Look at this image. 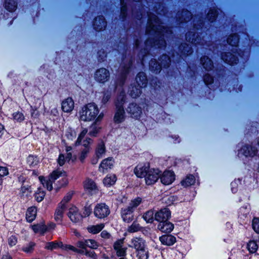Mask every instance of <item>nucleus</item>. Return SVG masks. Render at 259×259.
<instances>
[{"instance_id":"f257e3e1","label":"nucleus","mask_w":259,"mask_h":259,"mask_svg":"<svg viewBox=\"0 0 259 259\" xmlns=\"http://www.w3.org/2000/svg\"><path fill=\"white\" fill-rule=\"evenodd\" d=\"M146 33L150 36L145 42L147 48H162L165 47V38L170 37L172 31L162 25L157 16L152 15L149 16Z\"/></svg>"},{"instance_id":"f03ea898","label":"nucleus","mask_w":259,"mask_h":259,"mask_svg":"<svg viewBox=\"0 0 259 259\" xmlns=\"http://www.w3.org/2000/svg\"><path fill=\"white\" fill-rule=\"evenodd\" d=\"M239 42V37L237 34L231 35L227 39V43L232 47L231 50L232 53L228 52L223 54L222 55V59L225 62L233 65L237 64L238 62V57L236 56L237 51H238V44ZM247 54L246 56L248 57L249 55L248 52L238 53L237 54L240 57L243 58L245 55L244 54Z\"/></svg>"},{"instance_id":"7ed1b4c3","label":"nucleus","mask_w":259,"mask_h":259,"mask_svg":"<svg viewBox=\"0 0 259 259\" xmlns=\"http://www.w3.org/2000/svg\"><path fill=\"white\" fill-rule=\"evenodd\" d=\"M100 109L95 103H90L84 105L79 112V119L83 121L96 120L100 114Z\"/></svg>"},{"instance_id":"20e7f679","label":"nucleus","mask_w":259,"mask_h":259,"mask_svg":"<svg viewBox=\"0 0 259 259\" xmlns=\"http://www.w3.org/2000/svg\"><path fill=\"white\" fill-rule=\"evenodd\" d=\"M59 178H62L61 182L59 181L60 186H66L68 183V180L66 178V174L64 171L54 170L48 179L39 177V180L44 187L49 191H51L53 189V183Z\"/></svg>"},{"instance_id":"39448f33","label":"nucleus","mask_w":259,"mask_h":259,"mask_svg":"<svg viewBox=\"0 0 259 259\" xmlns=\"http://www.w3.org/2000/svg\"><path fill=\"white\" fill-rule=\"evenodd\" d=\"M141 202L142 199L138 197L132 200L127 206L121 208L120 214L123 222L129 223L134 220V212Z\"/></svg>"},{"instance_id":"423d86ee","label":"nucleus","mask_w":259,"mask_h":259,"mask_svg":"<svg viewBox=\"0 0 259 259\" xmlns=\"http://www.w3.org/2000/svg\"><path fill=\"white\" fill-rule=\"evenodd\" d=\"M125 102V94L123 91H121L117 96L115 104L116 111L114 117V122L119 123L122 122L125 118V112L123 104Z\"/></svg>"},{"instance_id":"0eeeda50","label":"nucleus","mask_w":259,"mask_h":259,"mask_svg":"<svg viewBox=\"0 0 259 259\" xmlns=\"http://www.w3.org/2000/svg\"><path fill=\"white\" fill-rule=\"evenodd\" d=\"M77 246L80 249H76V251L81 254H85L87 256L94 258L95 253L93 251H89L86 248L89 247L92 249H97L99 246V244L97 241L93 239H87L78 241Z\"/></svg>"},{"instance_id":"6e6552de","label":"nucleus","mask_w":259,"mask_h":259,"mask_svg":"<svg viewBox=\"0 0 259 259\" xmlns=\"http://www.w3.org/2000/svg\"><path fill=\"white\" fill-rule=\"evenodd\" d=\"M159 61L158 63L155 59L151 60L149 65L151 71L155 73L160 72L162 67L166 68L169 66L171 60L168 56L163 55L159 59Z\"/></svg>"},{"instance_id":"1a4fd4ad","label":"nucleus","mask_w":259,"mask_h":259,"mask_svg":"<svg viewBox=\"0 0 259 259\" xmlns=\"http://www.w3.org/2000/svg\"><path fill=\"white\" fill-rule=\"evenodd\" d=\"M94 213L95 215L99 219H103L107 217L110 213L109 207L104 203L97 204L94 208Z\"/></svg>"},{"instance_id":"9d476101","label":"nucleus","mask_w":259,"mask_h":259,"mask_svg":"<svg viewBox=\"0 0 259 259\" xmlns=\"http://www.w3.org/2000/svg\"><path fill=\"white\" fill-rule=\"evenodd\" d=\"M195 25L196 24H195V26L194 27L192 31H190L186 33V39L188 41L191 42L192 44L196 45L197 44H201L202 45H204V39H201L200 35H198V33L196 36V30H198L199 28L195 26Z\"/></svg>"},{"instance_id":"9b49d317","label":"nucleus","mask_w":259,"mask_h":259,"mask_svg":"<svg viewBox=\"0 0 259 259\" xmlns=\"http://www.w3.org/2000/svg\"><path fill=\"white\" fill-rule=\"evenodd\" d=\"M160 172L158 169H150L145 178L146 184L148 185L154 184L160 178Z\"/></svg>"},{"instance_id":"f8f14e48","label":"nucleus","mask_w":259,"mask_h":259,"mask_svg":"<svg viewBox=\"0 0 259 259\" xmlns=\"http://www.w3.org/2000/svg\"><path fill=\"white\" fill-rule=\"evenodd\" d=\"M88 132V130L87 128H83L80 133L79 134L77 140L75 143V146L79 145L82 143V145L84 147V148H90V145L92 143V140L90 138H87L85 140H83L84 136L86 135Z\"/></svg>"},{"instance_id":"ddd939ff","label":"nucleus","mask_w":259,"mask_h":259,"mask_svg":"<svg viewBox=\"0 0 259 259\" xmlns=\"http://www.w3.org/2000/svg\"><path fill=\"white\" fill-rule=\"evenodd\" d=\"M110 76L109 71L104 68L97 70L95 73V79L98 82L104 83L107 81Z\"/></svg>"},{"instance_id":"4468645a","label":"nucleus","mask_w":259,"mask_h":259,"mask_svg":"<svg viewBox=\"0 0 259 259\" xmlns=\"http://www.w3.org/2000/svg\"><path fill=\"white\" fill-rule=\"evenodd\" d=\"M150 169L149 163H140L135 168L134 173L139 178H145Z\"/></svg>"},{"instance_id":"2eb2a0df","label":"nucleus","mask_w":259,"mask_h":259,"mask_svg":"<svg viewBox=\"0 0 259 259\" xmlns=\"http://www.w3.org/2000/svg\"><path fill=\"white\" fill-rule=\"evenodd\" d=\"M170 216V210L166 208L160 209L154 215V219L159 223L165 222L168 220Z\"/></svg>"},{"instance_id":"dca6fc26","label":"nucleus","mask_w":259,"mask_h":259,"mask_svg":"<svg viewBox=\"0 0 259 259\" xmlns=\"http://www.w3.org/2000/svg\"><path fill=\"white\" fill-rule=\"evenodd\" d=\"M114 160L112 157H108L102 161L99 170L102 173L107 172L109 169H111L113 167Z\"/></svg>"},{"instance_id":"f3484780","label":"nucleus","mask_w":259,"mask_h":259,"mask_svg":"<svg viewBox=\"0 0 259 259\" xmlns=\"http://www.w3.org/2000/svg\"><path fill=\"white\" fill-rule=\"evenodd\" d=\"M126 111L133 117L136 118L139 117L142 114L141 108L134 103L130 104Z\"/></svg>"},{"instance_id":"a211bd4d","label":"nucleus","mask_w":259,"mask_h":259,"mask_svg":"<svg viewBox=\"0 0 259 259\" xmlns=\"http://www.w3.org/2000/svg\"><path fill=\"white\" fill-rule=\"evenodd\" d=\"M161 183L165 185H168L172 183L175 180V175L172 171L166 170L163 172L162 176L160 177Z\"/></svg>"},{"instance_id":"6ab92c4d","label":"nucleus","mask_w":259,"mask_h":259,"mask_svg":"<svg viewBox=\"0 0 259 259\" xmlns=\"http://www.w3.org/2000/svg\"><path fill=\"white\" fill-rule=\"evenodd\" d=\"M130 247L134 248L136 251L141 249L146 246L145 241L141 238L135 237L132 239L128 244Z\"/></svg>"},{"instance_id":"aec40b11","label":"nucleus","mask_w":259,"mask_h":259,"mask_svg":"<svg viewBox=\"0 0 259 259\" xmlns=\"http://www.w3.org/2000/svg\"><path fill=\"white\" fill-rule=\"evenodd\" d=\"M68 216L71 221L74 223L79 222L82 219V215L78 212L77 207L73 206L69 208Z\"/></svg>"},{"instance_id":"412c9836","label":"nucleus","mask_w":259,"mask_h":259,"mask_svg":"<svg viewBox=\"0 0 259 259\" xmlns=\"http://www.w3.org/2000/svg\"><path fill=\"white\" fill-rule=\"evenodd\" d=\"M104 117V114L101 112L98 117L96 118L95 122L92 124L90 127L89 135L92 137H95L99 132L100 127L97 126V124L98 122L101 121Z\"/></svg>"},{"instance_id":"4be33fe9","label":"nucleus","mask_w":259,"mask_h":259,"mask_svg":"<svg viewBox=\"0 0 259 259\" xmlns=\"http://www.w3.org/2000/svg\"><path fill=\"white\" fill-rule=\"evenodd\" d=\"M74 107V103L71 98H68L62 102V109L64 112H71Z\"/></svg>"},{"instance_id":"5701e85b","label":"nucleus","mask_w":259,"mask_h":259,"mask_svg":"<svg viewBox=\"0 0 259 259\" xmlns=\"http://www.w3.org/2000/svg\"><path fill=\"white\" fill-rule=\"evenodd\" d=\"M94 29L97 31H101L104 29L106 26V22L102 16L96 17L93 24Z\"/></svg>"},{"instance_id":"b1692460","label":"nucleus","mask_w":259,"mask_h":259,"mask_svg":"<svg viewBox=\"0 0 259 259\" xmlns=\"http://www.w3.org/2000/svg\"><path fill=\"white\" fill-rule=\"evenodd\" d=\"M132 66V62L129 61L128 64H123L121 66L120 71H121V76H120V80L119 82V85L122 86L124 83L125 76L127 73H128L130 69Z\"/></svg>"},{"instance_id":"393cba45","label":"nucleus","mask_w":259,"mask_h":259,"mask_svg":"<svg viewBox=\"0 0 259 259\" xmlns=\"http://www.w3.org/2000/svg\"><path fill=\"white\" fill-rule=\"evenodd\" d=\"M158 229L163 233H170L174 229V224L167 221L159 223L157 226Z\"/></svg>"},{"instance_id":"a878e982","label":"nucleus","mask_w":259,"mask_h":259,"mask_svg":"<svg viewBox=\"0 0 259 259\" xmlns=\"http://www.w3.org/2000/svg\"><path fill=\"white\" fill-rule=\"evenodd\" d=\"M241 151L246 157H253L257 154L258 150L253 146H245L242 148Z\"/></svg>"},{"instance_id":"bb28decb","label":"nucleus","mask_w":259,"mask_h":259,"mask_svg":"<svg viewBox=\"0 0 259 259\" xmlns=\"http://www.w3.org/2000/svg\"><path fill=\"white\" fill-rule=\"evenodd\" d=\"M159 240L163 245L171 246L176 242V238L171 235H164L159 237Z\"/></svg>"},{"instance_id":"cd10ccee","label":"nucleus","mask_w":259,"mask_h":259,"mask_svg":"<svg viewBox=\"0 0 259 259\" xmlns=\"http://www.w3.org/2000/svg\"><path fill=\"white\" fill-rule=\"evenodd\" d=\"M177 15L179 18L178 21L180 23L188 22L192 19L191 12L187 10H184L181 13L178 14Z\"/></svg>"},{"instance_id":"c85d7f7f","label":"nucleus","mask_w":259,"mask_h":259,"mask_svg":"<svg viewBox=\"0 0 259 259\" xmlns=\"http://www.w3.org/2000/svg\"><path fill=\"white\" fill-rule=\"evenodd\" d=\"M138 85L140 88L145 87L147 83V79L145 73L139 72L136 78Z\"/></svg>"},{"instance_id":"c756f323","label":"nucleus","mask_w":259,"mask_h":259,"mask_svg":"<svg viewBox=\"0 0 259 259\" xmlns=\"http://www.w3.org/2000/svg\"><path fill=\"white\" fill-rule=\"evenodd\" d=\"M31 228L35 233H39L41 235H44L46 232H47V226L44 223H40L32 225Z\"/></svg>"},{"instance_id":"7c9ffc66","label":"nucleus","mask_w":259,"mask_h":259,"mask_svg":"<svg viewBox=\"0 0 259 259\" xmlns=\"http://www.w3.org/2000/svg\"><path fill=\"white\" fill-rule=\"evenodd\" d=\"M106 152L105 144L103 141L100 142L96 148L95 154L98 158H101Z\"/></svg>"},{"instance_id":"2f4dec72","label":"nucleus","mask_w":259,"mask_h":259,"mask_svg":"<svg viewBox=\"0 0 259 259\" xmlns=\"http://www.w3.org/2000/svg\"><path fill=\"white\" fill-rule=\"evenodd\" d=\"M36 211V208L35 207H30L28 208L26 213V219L28 222H31L35 219Z\"/></svg>"},{"instance_id":"473e14b6","label":"nucleus","mask_w":259,"mask_h":259,"mask_svg":"<svg viewBox=\"0 0 259 259\" xmlns=\"http://www.w3.org/2000/svg\"><path fill=\"white\" fill-rule=\"evenodd\" d=\"M66 207L61 206L60 204L56 209L55 213V219L56 222L60 223L61 222L63 216L64 212Z\"/></svg>"},{"instance_id":"72a5a7b5","label":"nucleus","mask_w":259,"mask_h":259,"mask_svg":"<svg viewBox=\"0 0 259 259\" xmlns=\"http://www.w3.org/2000/svg\"><path fill=\"white\" fill-rule=\"evenodd\" d=\"M117 180L116 177L115 175H108L103 180V183L107 187H110L114 185Z\"/></svg>"},{"instance_id":"f704fd0d","label":"nucleus","mask_w":259,"mask_h":259,"mask_svg":"<svg viewBox=\"0 0 259 259\" xmlns=\"http://www.w3.org/2000/svg\"><path fill=\"white\" fill-rule=\"evenodd\" d=\"M201 63L203 68L206 70H210L213 68L212 62L211 60L206 57H204L200 59Z\"/></svg>"},{"instance_id":"c9c22d12","label":"nucleus","mask_w":259,"mask_h":259,"mask_svg":"<svg viewBox=\"0 0 259 259\" xmlns=\"http://www.w3.org/2000/svg\"><path fill=\"white\" fill-rule=\"evenodd\" d=\"M84 188L89 192H95L97 190V186L95 183L91 179H87L84 184Z\"/></svg>"},{"instance_id":"e433bc0d","label":"nucleus","mask_w":259,"mask_h":259,"mask_svg":"<svg viewBox=\"0 0 259 259\" xmlns=\"http://www.w3.org/2000/svg\"><path fill=\"white\" fill-rule=\"evenodd\" d=\"M104 227V224L103 223L96 225H93L88 227V231L92 234H95L100 232Z\"/></svg>"},{"instance_id":"4c0bfd02","label":"nucleus","mask_w":259,"mask_h":259,"mask_svg":"<svg viewBox=\"0 0 259 259\" xmlns=\"http://www.w3.org/2000/svg\"><path fill=\"white\" fill-rule=\"evenodd\" d=\"M137 257L138 259H148L149 252L148 249L145 247L136 251Z\"/></svg>"},{"instance_id":"58836bf2","label":"nucleus","mask_w":259,"mask_h":259,"mask_svg":"<svg viewBox=\"0 0 259 259\" xmlns=\"http://www.w3.org/2000/svg\"><path fill=\"white\" fill-rule=\"evenodd\" d=\"M5 7L9 12H13L17 8V4L14 0H6Z\"/></svg>"},{"instance_id":"ea45409f","label":"nucleus","mask_w":259,"mask_h":259,"mask_svg":"<svg viewBox=\"0 0 259 259\" xmlns=\"http://www.w3.org/2000/svg\"><path fill=\"white\" fill-rule=\"evenodd\" d=\"M141 88L138 85L137 87H132L129 91L130 95L133 98L139 97L141 94Z\"/></svg>"},{"instance_id":"a19ab883","label":"nucleus","mask_w":259,"mask_h":259,"mask_svg":"<svg viewBox=\"0 0 259 259\" xmlns=\"http://www.w3.org/2000/svg\"><path fill=\"white\" fill-rule=\"evenodd\" d=\"M180 50L182 51V53L184 55H189L193 52L191 46H189L186 44H184L180 47Z\"/></svg>"},{"instance_id":"79ce46f5","label":"nucleus","mask_w":259,"mask_h":259,"mask_svg":"<svg viewBox=\"0 0 259 259\" xmlns=\"http://www.w3.org/2000/svg\"><path fill=\"white\" fill-rule=\"evenodd\" d=\"M195 182V177L191 175L188 176L186 179L182 181V185L185 187L193 185Z\"/></svg>"},{"instance_id":"37998d69","label":"nucleus","mask_w":259,"mask_h":259,"mask_svg":"<svg viewBox=\"0 0 259 259\" xmlns=\"http://www.w3.org/2000/svg\"><path fill=\"white\" fill-rule=\"evenodd\" d=\"M39 160L37 156L29 155L27 159V162L30 167H34L38 164Z\"/></svg>"},{"instance_id":"c03bdc74","label":"nucleus","mask_w":259,"mask_h":259,"mask_svg":"<svg viewBox=\"0 0 259 259\" xmlns=\"http://www.w3.org/2000/svg\"><path fill=\"white\" fill-rule=\"evenodd\" d=\"M143 218L147 223H151L154 220V212L153 210H149L146 212L143 215Z\"/></svg>"},{"instance_id":"a18cd8bd","label":"nucleus","mask_w":259,"mask_h":259,"mask_svg":"<svg viewBox=\"0 0 259 259\" xmlns=\"http://www.w3.org/2000/svg\"><path fill=\"white\" fill-rule=\"evenodd\" d=\"M141 229L140 225L137 221H134L128 228L127 231L131 233H134L140 231Z\"/></svg>"},{"instance_id":"49530a36","label":"nucleus","mask_w":259,"mask_h":259,"mask_svg":"<svg viewBox=\"0 0 259 259\" xmlns=\"http://www.w3.org/2000/svg\"><path fill=\"white\" fill-rule=\"evenodd\" d=\"M258 246L256 243V242L254 241H250L247 244V248L249 252L251 253H255L257 249Z\"/></svg>"},{"instance_id":"de8ad7c7","label":"nucleus","mask_w":259,"mask_h":259,"mask_svg":"<svg viewBox=\"0 0 259 259\" xmlns=\"http://www.w3.org/2000/svg\"><path fill=\"white\" fill-rule=\"evenodd\" d=\"M62 245V243L57 242H50L46 243L45 247V249L48 250H53L56 249Z\"/></svg>"},{"instance_id":"09e8293b","label":"nucleus","mask_w":259,"mask_h":259,"mask_svg":"<svg viewBox=\"0 0 259 259\" xmlns=\"http://www.w3.org/2000/svg\"><path fill=\"white\" fill-rule=\"evenodd\" d=\"M73 195V192L72 191L68 192L59 204L61 205V206L66 207V203L71 199Z\"/></svg>"},{"instance_id":"8fccbe9b","label":"nucleus","mask_w":259,"mask_h":259,"mask_svg":"<svg viewBox=\"0 0 259 259\" xmlns=\"http://www.w3.org/2000/svg\"><path fill=\"white\" fill-rule=\"evenodd\" d=\"M76 132L74 130L71 128L67 129L66 131L65 136L66 138L72 141L76 137Z\"/></svg>"},{"instance_id":"3c124183","label":"nucleus","mask_w":259,"mask_h":259,"mask_svg":"<svg viewBox=\"0 0 259 259\" xmlns=\"http://www.w3.org/2000/svg\"><path fill=\"white\" fill-rule=\"evenodd\" d=\"M218 12L215 9H210L207 14V19L210 22L214 21L217 17Z\"/></svg>"},{"instance_id":"603ef678","label":"nucleus","mask_w":259,"mask_h":259,"mask_svg":"<svg viewBox=\"0 0 259 259\" xmlns=\"http://www.w3.org/2000/svg\"><path fill=\"white\" fill-rule=\"evenodd\" d=\"M18 242V237L17 236L12 235L8 238V243L10 247L16 245Z\"/></svg>"},{"instance_id":"864d4df0","label":"nucleus","mask_w":259,"mask_h":259,"mask_svg":"<svg viewBox=\"0 0 259 259\" xmlns=\"http://www.w3.org/2000/svg\"><path fill=\"white\" fill-rule=\"evenodd\" d=\"M35 245V243L32 242L29 243L26 246H24L22 248V250L25 252L29 253L33 251L34 247Z\"/></svg>"},{"instance_id":"5fc2aeb1","label":"nucleus","mask_w":259,"mask_h":259,"mask_svg":"<svg viewBox=\"0 0 259 259\" xmlns=\"http://www.w3.org/2000/svg\"><path fill=\"white\" fill-rule=\"evenodd\" d=\"M13 117L14 120L18 122H21L24 119V116L23 113L20 112H16L13 113Z\"/></svg>"},{"instance_id":"6e6d98bb","label":"nucleus","mask_w":259,"mask_h":259,"mask_svg":"<svg viewBox=\"0 0 259 259\" xmlns=\"http://www.w3.org/2000/svg\"><path fill=\"white\" fill-rule=\"evenodd\" d=\"M252 226L253 230L257 233H259V218H254L252 222Z\"/></svg>"},{"instance_id":"4d7b16f0","label":"nucleus","mask_w":259,"mask_h":259,"mask_svg":"<svg viewBox=\"0 0 259 259\" xmlns=\"http://www.w3.org/2000/svg\"><path fill=\"white\" fill-rule=\"evenodd\" d=\"M126 250L127 248L123 247L117 250H115L117 256L120 257H124V256L126 255Z\"/></svg>"},{"instance_id":"13d9d810","label":"nucleus","mask_w":259,"mask_h":259,"mask_svg":"<svg viewBox=\"0 0 259 259\" xmlns=\"http://www.w3.org/2000/svg\"><path fill=\"white\" fill-rule=\"evenodd\" d=\"M45 196V194L44 191L38 190L35 194V198L37 202H40L44 199Z\"/></svg>"},{"instance_id":"bf43d9fd","label":"nucleus","mask_w":259,"mask_h":259,"mask_svg":"<svg viewBox=\"0 0 259 259\" xmlns=\"http://www.w3.org/2000/svg\"><path fill=\"white\" fill-rule=\"evenodd\" d=\"M111 91H107L104 94L102 100V103L104 104L107 103L111 98Z\"/></svg>"},{"instance_id":"052dcab7","label":"nucleus","mask_w":259,"mask_h":259,"mask_svg":"<svg viewBox=\"0 0 259 259\" xmlns=\"http://www.w3.org/2000/svg\"><path fill=\"white\" fill-rule=\"evenodd\" d=\"M123 240L124 239H119L114 242L113 247L115 250L123 247Z\"/></svg>"},{"instance_id":"680f3d73","label":"nucleus","mask_w":259,"mask_h":259,"mask_svg":"<svg viewBox=\"0 0 259 259\" xmlns=\"http://www.w3.org/2000/svg\"><path fill=\"white\" fill-rule=\"evenodd\" d=\"M90 150V148H84V149L81 151L79 156V159L81 161H83V160L87 157Z\"/></svg>"},{"instance_id":"e2e57ef3","label":"nucleus","mask_w":259,"mask_h":259,"mask_svg":"<svg viewBox=\"0 0 259 259\" xmlns=\"http://www.w3.org/2000/svg\"><path fill=\"white\" fill-rule=\"evenodd\" d=\"M204 81L206 84H210L213 82V79L209 74H206L203 78Z\"/></svg>"},{"instance_id":"0e129e2a","label":"nucleus","mask_w":259,"mask_h":259,"mask_svg":"<svg viewBox=\"0 0 259 259\" xmlns=\"http://www.w3.org/2000/svg\"><path fill=\"white\" fill-rule=\"evenodd\" d=\"M9 174L8 169L6 167L0 166V176L1 178L8 175Z\"/></svg>"},{"instance_id":"69168bd1","label":"nucleus","mask_w":259,"mask_h":259,"mask_svg":"<svg viewBox=\"0 0 259 259\" xmlns=\"http://www.w3.org/2000/svg\"><path fill=\"white\" fill-rule=\"evenodd\" d=\"M124 0H120V3H121V13L123 17H125L126 9H127L125 5H124Z\"/></svg>"},{"instance_id":"338daca9","label":"nucleus","mask_w":259,"mask_h":259,"mask_svg":"<svg viewBox=\"0 0 259 259\" xmlns=\"http://www.w3.org/2000/svg\"><path fill=\"white\" fill-rule=\"evenodd\" d=\"M66 159L63 154H60L58 159V162L60 166H62L65 162Z\"/></svg>"},{"instance_id":"774afa93","label":"nucleus","mask_w":259,"mask_h":259,"mask_svg":"<svg viewBox=\"0 0 259 259\" xmlns=\"http://www.w3.org/2000/svg\"><path fill=\"white\" fill-rule=\"evenodd\" d=\"M72 148L71 146H66V151L68 153L67 157L66 158L68 159L69 160H70L71 159L72 154L70 152V151H71L72 150Z\"/></svg>"}]
</instances>
